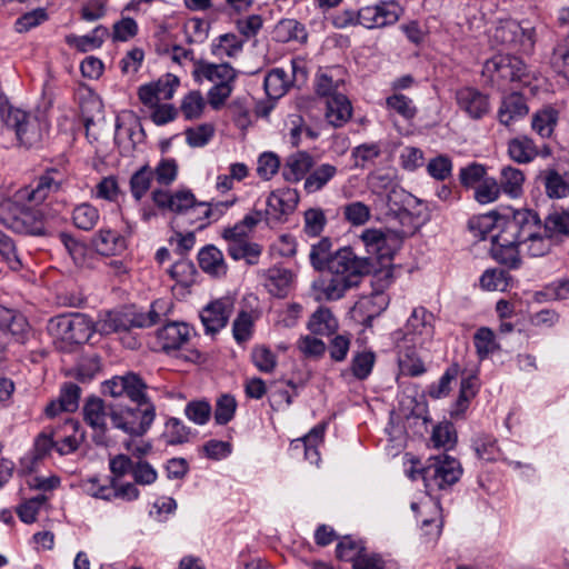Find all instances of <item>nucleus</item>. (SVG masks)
I'll return each instance as SVG.
<instances>
[{
	"label": "nucleus",
	"mask_w": 569,
	"mask_h": 569,
	"mask_svg": "<svg viewBox=\"0 0 569 569\" xmlns=\"http://www.w3.org/2000/svg\"><path fill=\"white\" fill-rule=\"evenodd\" d=\"M84 421L93 429L104 432L109 422L132 437L143 436L154 420V411L151 407L139 410L123 409L104 402L97 397L89 398L83 406Z\"/></svg>",
	"instance_id": "obj_1"
},
{
	"label": "nucleus",
	"mask_w": 569,
	"mask_h": 569,
	"mask_svg": "<svg viewBox=\"0 0 569 569\" xmlns=\"http://www.w3.org/2000/svg\"><path fill=\"white\" fill-rule=\"evenodd\" d=\"M171 307L170 300L158 299L152 302L147 313L131 309L108 311L94 323V332L111 335L127 332L133 328H148L160 322L171 310Z\"/></svg>",
	"instance_id": "obj_2"
},
{
	"label": "nucleus",
	"mask_w": 569,
	"mask_h": 569,
	"mask_svg": "<svg viewBox=\"0 0 569 569\" xmlns=\"http://www.w3.org/2000/svg\"><path fill=\"white\" fill-rule=\"evenodd\" d=\"M193 80L202 84L203 82L212 83L208 91V101L213 109L221 108L231 96L237 71L229 63H212L200 60L193 63L191 71Z\"/></svg>",
	"instance_id": "obj_3"
},
{
	"label": "nucleus",
	"mask_w": 569,
	"mask_h": 569,
	"mask_svg": "<svg viewBox=\"0 0 569 569\" xmlns=\"http://www.w3.org/2000/svg\"><path fill=\"white\" fill-rule=\"evenodd\" d=\"M0 220L9 229L19 233L49 234L48 221L42 209L29 202H18L16 194L1 204Z\"/></svg>",
	"instance_id": "obj_4"
},
{
	"label": "nucleus",
	"mask_w": 569,
	"mask_h": 569,
	"mask_svg": "<svg viewBox=\"0 0 569 569\" xmlns=\"http://www.w3.org/2000/svg\"><path fill=\"white\" fill-rule=\"evenodd\" d=\"M482 76L499 89L511 83L529 84L531 73L522 60L510 54H496L488 59L482 68Z\"/></svg>",
	"instance_id": "obj_5"
},
{
	"label": "nucleus",
	"mask_w": 569,
	"mask_h": 569,
	"mask_svg": "<svg viewBox=\"0 0 569 569\" xmlns=\"http://www.w3.org/2000/svg\"><path fill=\"white\" fill-rule=\"evenodd\" d=\"M48 331L57 341L80 345L90 340L94 332V323L82 313L60 315L49 320Z\"/></svg>",
	"instance_id": "obj_6"
},
{
	"label": "nucleus",
	"mask_w": 569,
	"mask_h": 569,
	"mask_svg": "<svg viewBox=\"0 0 569 569\" xmlns=\"http://www.w3.org/2000/svg\"><path fill=\"white\" fill-rule=\"evenodd\" d=\"M147 383L136 373L128 372L123 376H114L102 383V393L112 398H127L134 402V408L122 407L129 410H139L151 407L156 412L154 406L147 396Z\"/></svg>",
	"instance_id": "obj_7"
},
{
	"label": "nucleus",
	"mask_w": 569,
	"mask_h": 569,
	"mask_svg": "<svg viewBox=\"0 0 569 569\" xmlns=\"http://www.w3.org/2000/svg\"><path fill=\"white\" fill-rule=\"evenodd\" d=\"M421 479L428 490H443L455 485L462 475L460 462L448 456L430 457L423 466Z\"/></svg>",
	"instance_id": "obj_8"
},
{
	"label": "nucleus",
	"mask_w": 569,
	"mask_h": 569,
	"mask_svg": "<svg viewBox=\"0 0 569 569\" xmlns=\"http://www.w3.org/2000/svg\"><path fill=\"white\" fill-rule=\"evenodd\" d=\"M66 181V171L61 168H47L42 174L33 179L28 186L17 190L18 202H29L31 206H40L52 193L58 192Z\"/></svg>",
	"instance_id": "obj_9"
},
{
	"label": "nucleus",
	"mask_w": 569,
	"mask_h": 569,
	"mask_svg": "<svg viewBox=\"0 0 569 569\" xmlns=\"http://www.w3.org/2000/svg\"><path fill=\"white\" fill-rule=\"evenodd\" d=\"M491 39L497 44L528 54L535 48L536 32L532 27H523L516 20L507 19L499 21Z\"/></svg>",
	"instance_id": "obj_10"
},
{
	"label": "nucleus",
	"mask_w": 569,
	"mask_h": 569,
	"mask_svg": "<svg viewBox=\"0 0 569 569\" xmlns=\"http://www.w3.org/2000/svg\"><path fill=\"white\" fill-rule=\"evenodd\" d=\"M499 226L502 231L501 240L509 243H521L543 231L538 214L529 209L513 210L512 216L503 218Z\"/></svg>",
	"instance_id": "obj_11"
},
{
	"label": "nucleus",
	"mask_w": 569,
	"mask_h": 569,
	"mask_svg": "<svg viewBox=\"0 0 569 569\" xmlns=\"http://www.w3.org/2000/svg\"><path fill=\"white\" fill-rule=\"evenodd\" d=\"M405 232L389 228H369L362 231L360 239L366 250L375 254L380 264L390 262L396 251L401 247Z\"/></svg>",
	"instance_id": "obj_12"
},
{
	"label": "nucleus",
	"mask_w": 569,
	"mask_h": 569,
	"mask_svg": "<svg viewBox=\"0 0 569 569\" xmlns=\"http://www.w3.org/2000/svg\"><path fill=\"white\" fill-rule=\"evenodd\" d=\"M327 270L355 287L359 284L363 276L370 272L371 263L368 258H360L351 248L345 247L332 254Z\"/></svg>",
	"instance_id": "obj_13"
},
{
	"label": "nucleus",
	"mask_w": 569,
	"mask_h": 569,
	"mask_svg": "<svg viewBox=\"0 0 569 569\" xmlns=\"http://www.w3.org/2000/svg\"><path fill=\"white\" fill-rule=\"evenodd\" d=\"M151 198L159 209L176 213L187 212L192 216L209 218L212 212L207 203H196L194 196L188 190H179L171 193L163 189H154L151 192Z\"/></svg>",
	"instance_id": "obj_14"
},
{
	"label": "nucleus",
	"mask_w": 569,
	"mask_h": 569,
	"mask_svg": "<svg viewBox=\"0 0 569 569\" xmlns=\"http://www.w3.org/2000/svg\"><path fill=\"white\" fill-rule=\"evenodd\" d=\"M298 202L299 192L296 189L282 188L270 192L264 212L268 224L286 222L296 210Z\"/></svg>",
	"instance_id": "obj_15"
},
{
	"label": "nucleus",
	"mask_w": 569,
	"mask_h": 569,
	"mask_svg": "<svg viewBox=\"0 0 569 569\" xmlns=\"http://www.w3.org/2000/svg\"><path fill=\"white\" fill-rule=\"evenodd\" d=\"M432 319V313L425 308H415L405 327V339L416 347H425L435 333Z\"/></svg>",
	"instance_id": "obj_16"
},
{
	"label": "nucleus",
	"mask_w": 569,
	"mask_h": 569,
	"mask_svg": "<svg viewBox=\"0 0 569 569\" xmlns=\"http://www.w3.org/2000/svg\"><path fill=\"white\" fill-rule=\"evenodd\" d=\"M233 299L223 297L203 308L200 318L207 332L214 333L222 329L233 311Z\"/></svg>",
	"instance_id": "obj_17"
},
{
	"label": "nucleus",
	"mask_w": 569,
	"mask_h": 569,
	"mask_svg": "<svg viewBox=\"0 0 569 569\" xmlns=\"http://www.w3.org/2000/svg\"><path fill=\"white\" fill-rule=\"evenodd\" d=\"M456 100L459 108L472 119H481L490 110L489 97L472 87L459 89Z\"/></svg>",
	"instance_id": "obj_18"
},
{
	"label": "nucleus",
	"mask_w": 569,
	"mask_h": 569,
	"mask_svg": "<svg viewBox=\"0 0 569 569\" xmlns=\"http://www.w3.org/2000/svg\"><path fill=\"white\" fill-rule=\"evenodd\" d=\"M0 330L8 332L18 343H26L31 335L27 318L20 312L0 303Z\"/></svg>",
	"instance_id": "obj_19"
},
{
	"label": "nucleus",
	"mask_w": 569,
	"mask_h": 569,
	"mask_svg": "<svg viewBox=\"0 0 569 569\" xmlns=\"http://www.w3.org/2000/svg\"><path fill=\"white\" fill-rule=\"evenodd\" d=\"M528 113L529 107L526 98L518 92H512L502 98L497 118L502 126L511 127L523 119Z\"/></svg>",
	"instance_id": "obj_20"
},
{
	"label": "nucleus",
	"mask_w": 569,
	"mask_h": 569,
	"mask_svg": "<svg viewBox=\"0 0 569 569\" xmlns=\"http://www.w3.org/2000/svg\"><path fill=\"white\" fill-rule=\"evenodd\" d=\"M189 337L190 328L182 322H168L156 335L157 345L164 352L182 348Z\"/></svg>",
	"instance_id": "obj_21"
},
{
	"label": "nucleus",
	"mask_w": 569,
	"mask_h": 569,
	"mask_svg": "<svg viewBox=\"0 0 569 569\" xmlns=\"http://www.w3.org/2000/svg\"><path fill=\"white\" fill-rule=\"evenodd\" d=\"M545 193L550 199H562L569 196V168L558 170L547 168L539 174Z\"/></svg>",
	"instance_id": "obj_22"
},
{
	"label": "nucleus",
	"mask_w": 569,
	"mask_h": 569,
	"mask_svg": "<svg viewBox=\"0 0 569 569\" xmlns=\"http://www.w3.org/2000/svg\"><path fill=\"white\" fill-rule=\"evenodd\" d=\"M263 286L274 297H286L293 286V273L282 267L269 268L263 274Z\"/></svg>",
	"instance_id": "obj_23"
},
{
	"label": "nucleus",
	"mask_w": 569,
	"mask_h": 569,
	"mask_svg": "<svg viewBox=\"0 0 569 569\" xmlns=\"http://www.w3.org/2000/svg\"><path fill=\"white\" fill-rule=\"evenodd\" d=\"M539 153L535 141L527 136H518L510 139L507 143V154L512 161L519 164L532 162Z\"/></svg>",
	"instance_id": "obj_24"
},
{
	"label": "nucleus",
	"mask_w": 569,
	"mask_h": 569,
	"mask_svg": "<svg viewBox=\"0 0 569 569\" xmlns=\"http://www.w3.org/2000/svg\"><path fill=\"white\" fill-rule=\"evenodd\" d=\"M198 262L201 270L212 277H222L228 270L223 253L212 244L206 246L199 251Z\"/></svg>",
	"instance_id": "obj_25"
},
{
	"label": "nucleus",
	"mask_w": 569,
	"mask_h": 569,
	"mask_svg": "<svg viewBox=\"0 0 569 569\" xmlns=\"http://www.w3.org/2000/svg\"><path fill=\"white\" fill-rule=\"evenodd\" d=\"M109 36L110 32L107 27L98 26L91 31V33L86 36L68 34L66 37V43L79 52L84 53L99 49Z\"/></svg>",
	"instance_id": "obj_26"
},
{
	"label": "nucleus",
	"mask_w": 569,
	"mask_h": 569,
	"mask_svg": "<svg viewBox=\"0 0 569 569\" xmlns=\"http://www.w3.org/2000/svg\"><path fill=\"white\" fill-rule=\"evenodd\" d=\"M96 250L103 256L119 254L127 248L124 237L110 229H101L92 239Z\"/></svg>",
	"instance_id": "obj_27"
},
{
	"label": "nucleus",
	"mask_w": 569,
	"mask_h": 569,
	"mask_svg": "<svg viewBox=\"0 0 569 569\" xmlns=\"http://www.w3.org/2000/svg\"><path fill=\"white\" fill-rule=\"evenodd\" d=\"M326 119L338 128L343 126L352 114V107L345 93L336 94L326 100Z\"/></svg>",
	"instance_id": "obj_28"
},
{
	"label": "nucleus",
	"mask_w": 569,
	"mask_h": 569,
	"mask_svg": "<svg viewBox=\"0 0 569 569\" xmlns=\"http://www.w3.org/2000/svg\"><path fill=\"white\" fill-rule=\"evenodd\" d=\"M502 192L510 198H519L523 193L525 172L510 164L503 166L497 180Z\"/></svg>",
	"instance_id": "obj_29"
},
{
	"label": "nucleus",
	"mask_w": 569,
	"mask_h": 569,
	"mask_svg": "<svg viewBox=\"0 0 569 569\" xmlns=\"http://www.w3.org/2000/svg\"><path fill=\"white\" fill-rule=\"evenodd\" d=\"M502 231L492 234V257L500 263H503L510 268H517L519 264V247L520 243H509L501 240Z\"/></svg>",
	"instance_id": "obj_30"
},
{
	"label": "nucleus",
	"mask_w": 569,
	"mask_h": 569,
	"mask_svg": "<svg viewBox=\"0 0 569 569\" xmlns=\"http://www.w3.org/2000/svg\"><path fill=\"white\" fill-rule=\"evenodd\" d=\"M558 110L552 106H545L533 113L531 128L541 138H550L558 123Z\"/></svg>",
	"instance_id": "obj_31"
},
{
	"label": "nucleus",
	"mask_w": 569,
	"mask_h": 569,
	"mask_svg": "<svg viewBox=\"0 0 569 569\" xmlns=\"http://www.w3.org/2000/svg\"><path fill=\"white\" fill-rule=\"evenodd\" d=\"M312 167V158L306 152H298L288 157L282 168V177L286 181L298 182Z\"/></svg>",
	"instance_id": "obj_32"
},
{
	"label": "nucleus",
	"mask_w": 569,
	"mask_h": 569,
	"mask_svg": "<svg viewBox=\"0 0 569 569\" xmlns=\"http://www.w3.org/2000/svg\"><path fill=\"white\" fill-rule=\"evenodd\" d=\"M244 40L234 33H224L211 43V53L219 58H234L242 52Z\"/></svg>",
	"instance_id": "obj_33"
},
{
	"label": "nucleus",
	"mask_w": 569,
	"mask_h": 569,
	"mask_svg": "<svg viewBox=\"0 0 569 569\" xmlns=\"http://www.w3.org/2000/svg\"><path fill=\"white\" fill-rule=\"evenodd\" d=\"M308 38L306 28L296 19H282L273 29V39L278 42H305Z\"/></svg>",
	"instance_id": "obj_34"
},
{
	"label": "nucleus",
	"mask_w": 569,
	"mask_h": 569,
	"mask_svg": "<svg viewBox=\"0 0 569 569\" xmlns=\"http://www.w3.org/2000/svg\"><path fill=\"white\" fill-rule=\"evenodd\" d=\"M307 327L313 335L330 336L337 331L338 321L328 308H319L311 315Z\"/></svg>",
	"instance_id": "obj_35"
},
{
	"label": "nucleus",
	"mask_w": 569,
	"mask_h": 569,
	"mask_svg": "<svg viewBox=\"0 0 569 569\" xmlns=\"http://www.w3.org/2000/svg\"><path fill=\"white\" fill-rule=\"evenodd\" d=\"M338 169L330 163H322L315 168L305 179V191L315 193L320 191L337 174Z\"/></svg>",
	"instance_id": "obj_36"
},
{
	"label": "nucleus",
	"mask_w": 569,
	"mask_h": 569,
	"mask_svg": "<svg viewBox=\"0 0 569 569\" xmlns=\"http://www.w3.org/2000/svg\"><path fill=\"white\" fill-rule=\"evenodd\" d=\"M228 253L234 260H246L249 264L258 263L262 248L260 244L246 240H236L228 243Z\"/></svg>",
	"instance_id": "obj_37"
},
{
	"label": "nucleus",
	"mask_w": 569,
	"mask_h": 569,
	"mask_svg": "<svg viewBox=\"0 0 569 569\" xmlns=\"http://www.w3.org/2000/svg\"><path fill=\"white\" fill-rule=\"evenodd\" d=\"M472 447L476 455L488 462L498 461L501 459V450L498 441L493 436L479 435L472 441Z\"/></svg>",
	"instance_id": "obj_38"
},
{
	"label": "nucleus",
	"mask_w": 569,
	"mask_h": 569,
	"mask_svg": "<svg viewBox=\"0 0 569 569\" xmlns=\"http://www.w3.org/2000/svg\"><path fill=\"white\" fill-rule=\"evenodd\" d=\"M100 219L99 210L91 203L83 202L74 207L72 211L73 224L81 230H92Z\"/></svg>",
	"instance_id": "obj_39"
},
{
	"label": "nucleus",
	"mask_w": 569,
	"mask_h": 569,
	"mask_svg": "<svg viewBox=\"0 0 569 569\" xmlns=\"http://www.w3.org/2000/svg\"><path fill=\"white\" fill-rule=\"evenodd\" d=\"M551 66L560 77L569 81V33L553 47Z\"/></svg>",
	"instance_id": "obj_40"
},
{
	"label": "nucleus",
	"mask_w": 569,
	"mask_h": 569,
	"mask_svg": "<svg viewBox=\"0 0 569 569\" xmlns=\"http://www.w3.org/2000/svg\"><path fill=\"white\" fill-rule=\"evenodd\" d=\"M335 71L336 70H330L329 72L319 73L316 78V92L319 97L323 98L325 101L336 94L343 93L341 91V88L345 86L343 81L341 79H335Z\"/></svg>",
	"instance_id": "obj_41"
},
{
	"label": "nucleus",
	"mask_w": 569,
	"mask_h": 569,
	"mask_svg": "<svg viewBox=\"0 0 569 569\" xmlns=\"http://www.w3.org/2000/svg\"><path fill=\"white\" fill-rule=\"evenodd\" d=\"M327 217L321 208H309L303 213L302 231L310 238L319 237L327 226Z\"/></svg>",
	"instance_id": "obj_42"
},
{
	"label": "nucleus",
	"mask_w": 569,
	"mask_h": 569,
	"mask_svg": "<svg viewBox=\"0 0 569 569\" xmlns=\"http://www.w3.org/2000/svg\"><path fill=\"white\" fill-rule=\"evenodd\" d=\"M351 287L353 286L341 277L331 273L328 277H323L319 283L320 292L327 300L340 299Z\"/></svg>",
	"instance_id": "obj_43"
},
{
	"label": "nucleus",
	"mask_w": 569,
	"mask_h": 569,
	"mask_svg": "<svg viewBox=\"0 0 569 569\" xmlns=\"http://www.w3.org/2000/svg\"><path fill=\"white\" fill-rule=\"evenodd\" d=\"M153 180V171L149 166H143L130 178V191L136 200H141L150 189Z\"/></svg>",
	"instance_id": "obj_44"
},
{
	"label": "nucleus",
	"mask_w": 569,
	"mask_h": 569,
	"mask_svg": "<svg viewBox=\"0 0 569 569\" xmlns=\"http://www.w3.org/2000/svg\"><path fill=\"white\" fill-rule=\"evenodd\" d=\"M473 345L480 359L487 358L499 349L493 331L488 327L479 328L473 336Z\"/></svg>",
	"instance_id": "obj_45"
},
{
	"label": "nucleus",
	"mask_w": 569,
	"mask_h": 569,
	"mask_svg": "<svg viewBox=\"0 0 569 569\" xmlns=\"http://www.w3.org/2000/svg\"><path fill=\"white\" fill-rule=\"evenodd\" d=\"M543 233L548 237L569 236V211L561 210L550 213L543 224Z\"/></svg>",
	"instance_id": "obj_46"
},
{
	"label": "nucleus",
	"mask_w": 569,
	"mask_h": 569,
	"mask_svg": "<svg viewBox=\"0 0 569 569\" xmlns=\"http://www.w3.org/2000/svg\"><path fill=\"white\" fill-rule=\"evenodd\" d=\"M332 241L330 238L325 237L317 243L312 244L309 259L316 270H325L329 266L331 254Z\"/></svg>",
	"instance_id": "obj_47"
},
{
	"label": "nucleus",
	"mask_w": 569,
	"mask_h": 569,
	"mask_svg": "<svg viewBox=\"0 0 569 569\" xmlns=\"http://www.w3.org/2000/svg\"><path fill=\"white\" fill-rule=\"evenodd\" d=\"M289 86L287 74L282 69L271 70L264 78V90L271 99L282 97Z\"/></svg>",
	"instance_id": "obj_48"
},
{
	"label": "nucleus",
	"mask_w": 569,
	"mask_h": 569,
	"mask_svg": "<svg viewBox=\"0 0 569 569\" xmlns=\"http://www.w3.org/2000/svg\"><path fill=\"white\" fill-rule=\"evenodd\" d=\"M206 108V101L200 91L193 90L186 94L181 101L180 110L187 120L201 117Z\"/></svg>",
	"instance_id": "obj_49"
},
{
	"label": "nucleus",
	"mask_w": 569,
	"mask_h": 569,
	"mask_svg": "<svg viewBox=\"0 0 569 569\" xmlns=\"http://www.w3.org/2000/svg\"><path fill=\"white\" fill-rule=\"evenodd\" d=\"M345 220L351 226L366 224L371 218V209L361 201L350 202L342 208Z\"/></svg>",
	"instance_id": "obj_50"
},
{
	"label": "nucleus",
	"mask_w": 569,
	"mask_h": 569,
	"mask_svg": "<svg viewBox=\"0 0 569 569\" xmlns=\"http://www.w3.org/2000/svg\"><path fill=\"white\" fill-rule=\"evenodd\" d=\"M502 219H496L493 213L472 217L468 222L470 232L479 239H485L493 228H500Z\"/></svg>",
	"instance_id": "obj_51"
},
{
	"label": "nucleus",
	"mask_w": 569,
	"mask_h": 569,
	"mask_svg": "<svg viewBox=\"0 0 569 569\" xmlns=\"http://www.w3.org/2000/svg\"><path fill=\"white\" fill-rule=\"evenodd\" d=\"M80 488L92 498L110 501V478L104 481L98 477L86 478L81 480Z\"/></svg>",
	"instance_id": "obj_52"
},
{
	"label": "nucleus",
	"mask_w": 569,
	"mask_h": 569,
	"mask_svg": "<svg viewBox=\"0 0 569 569\" xmlns=\"http://www.w3.org/2000/svg\"><path fill=\"white\" fill-rule=\"evenodd\" d=\"M538 302L569 299V279L559 280L546 286L535 293Z\"/></svg>",
	"instance_id": "obj_53"
},
{
	"label": "nucleus",
	"mask_w": 569,
	"mask_h": 569,
	"mask_svg": "<svg viewBox=\"0 0 569 569\" xmlns=\"http://www.w3.org/2000/svg\"><path fill=\"white\" fill-rule=\"evenodd\" d=\"M64 428L67 430H72L73 433L68 435L61 441L56 442V449L62 456L74 452L83 440V433H78V422L76 420H66Z\"/></svg>",
	"instance_id": "obj_54"
},
{
	"label": "nucleus",
	"mask_w": 569,
	"mask_h": 569,
	"mask_svg": "<svg viewBox=\"0 0 569 569\" xmlns=\"http://www.w3.org/2000/svg\"><path fill=\"white\" fill-rule=\"evenodd\" d=\"M501 192L502 190L498 181L492 177H488L476 187L475 199L481 204H487L497 201Z\"/></svg>",
	"instance_id": "obj_55"
},
{
	"label": "nucleus",
	"mask_w": 569,
	"mask_h": 569,
	"mask_svg": "<svg viewBox=\"0 0 569 569\" xmlns=\"http://www.w3.org/2000/svg\"><path fill=\"white\" fill-rule=\"evenodd\" d=\"M386 104L389 110L395 111L407 120L412 119L417 113V108L412 100L402 93H393L388 97Z\"/></svg>",
	"instance_id": "obj_56"
},
{
	"label": "nucleus",
	"mask_w": 569,
	"mask_h": 569,
	"mask_svg": "<svg viewBox=\"0 0 569 569\" xmlns=\"http://www.w3.org/2000/svg\"><path fill=\"white\" fill-rule=\"evenodd\" d=\"M323 433L325 426L318 425L300 440L305 448L306 459L311 463H317L319 461V452L317 450V446L322 441Z\"/></svg>",
	"instance_id": "obj_57"
},
{
	"label": "nucleus",
	"mask_w": 569,
	"mask_h": 569,
	"mask_svg": "<svg viewBox=\"0 0 569 569\" xmlns=\"http://www.w3.org/2000/svg\"><path fill=\"white\" fill-rule=\"evenodd\" d=\"M430 443L433 448H452L456 443L453 426L449 422L436 426L430 438Z\"/></svg>",
	"instance_id": "obj_58"
},
{
	"label": "nucleus",
	"mask_w": 569,
	"mask_h": 569,
	"mask_svg": "<svg viewBox=\"0 0 569 569\" xmlns=\"http://www.w3.org/2000/svg\"><path fill=\"white\" fill-rule=\"evenodd\" d=\"M152 171L153 179H156L160 186H169L177 179L178 164L172 158H163Z\"/></svg>",
	"instance_id": "obj_59"
},
{
	"label": "nucleus",
	"mask_w": 569,
	"mask_h": 569,
	"mask_svg": "<svg viewBox=\"0 0 569 569\" xmlns=\"http://www.w3.org/2000/svg\"><path fill=\"white\" fill-rule=\"evenodd\" d=\"M376 10L380 28L396 23L402 13V8L396 1H381L376 4Z\"/></svg>",
	"instance_id": "obj_60"
},
{
	"label": "nucleus",
	"mask_w": 569,
	"mask_h": 569,
	"mask_svg": "<svg viewBox=\"0 0 569 569\" xmlns=\"http://www.w3.org/2000/svg\"><path fill=\"white\" fill-rule=\"evenodd\" d=\"M510 276L505 270H487L480 278L483 289L490 291H505L508 288Z\"/></svg>",
	"instance_id": "obj_61"
},
{
	"label": "nucleus",
	"mask_w": 569,
	"mask_h": 569,
	"mask_svg": "<svg viewBox=\"0 0 569 569\" xmlns=\"http://www.w3.org/2000/svg\"><path fill=\"white\" fill-rule=\"evenodd\" d=\"M251 359L257 369L270 373L277 366L276 355L264 346H257L252 349Z\"/></svg>",
	"instance_id": "obj_62"
},
{
	"label": "nucleus",
	"mask_w": 569,
	"mask_h": 569,
	"mask_svg": "<svg viewBox=\"0 0 569 569\" xmlns=\"http://www.w3.org/2000/svg\"><path fill=\"white\" fill-rule=\"evenodd\" d=\"M254 319L250 312L241 311L233 321V337L238 343L247 342L253 331Z\"/></svg>",
	"instance_id": "obj_63"
},
{
	"label": "nucleus",
	"mask_w": 569,
	"mask_h": 569,
	"mask_svg": "<svg viewBox=\"0 0 569 569\" xmlns=\"http://www.w3.org/2000/svg\"><path fill=\"white\" fill-rule=\"evenodd\" d=\"M214 128L210 123L199 124L186 130V140L190 147L200 148L206 146L213 137Z\"/></svg>",
	"instance_id": "obj_64"
}]
</instances>
